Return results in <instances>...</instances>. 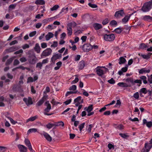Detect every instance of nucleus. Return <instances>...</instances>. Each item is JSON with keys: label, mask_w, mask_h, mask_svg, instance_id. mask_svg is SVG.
Wrapping results in <instances>:
<instances>
[{"label": "nucleus", "mask_w": 152, "mask_h": 152, "mask_svg": "<svg viewBox=\"0 0 152 152\" xmlns=\"http://www.w3.org/2000/svg\"><path fill=\"white\" fill-rule=\"evenodd\" d=\"M82 50L85 52H88L92 49V45L90 44L87 43L84 44L83 46H80Z\"/></svg>", "instance_id": "nucleus-5"}, {"label": "nucleus", "mask_w": 152, "mask_h": 152, "mask_svg": "<svg viewBox=\"0 0 152 152\" xmlns=\"http://www.w3.org/2000/svg\"><path fill=\"white\" fill-rule=\"evenodd\" d=\"M52 50L50 48H47L44 50L41 54V57L42 58L46 57L50 55L52 52Z\"/></svg>", "instance_id": "nucleus-4"}, {"label": "nucleus", "mask_w": 152, "mask_h": 152, "mask_svg": "<svg viewBox=\"0 0 152 152\" xmlns=\"http://www.w3.org/2000/svg\"><path fill=\"white\" fill-rule=\"evenodd\" d=\"M142 83V81L140 80H136L134 81L133 85H134L135 83H138L139 84V85H137V86H140V85Z\"/></svg>", "instance_id": "nucleus-40"}, {"label": "nucleus", "mask_w": 152, "mask_h": 152, "mask_svg": "<svg viewBox=\"0 0 152 152\" xmlns=\"http://www.w3.org/2000/svg\"><path fill=\"white\" fill-rule=\"evenodd\" d=\"M96 73L99 76H102L108 71V69L105 66H98L96 68Z\"/></svg>", "instance_id": "nucleus-2"}, {"label": "nucleus", "mask_w": 152, "mask_h": 152, "mask_svg": "<svg viewBox=\"0 0 152 152\" xmlns=\"http://www.w3.org/2000/svg\"><path fill=\"white\" fill-rule=\"evenodd\" d=\"M16 6L15 4H12L10 5L9 7V11L11 9H14L15 8Z\"/></svg>", "instance_id": "nucleus-46"}, {"label": "nucleus", "mask_w": 152, "mask_h": 152, "mask_svg": "<svg viewBox=\"0 0 152 152\" xmlns=\"http://www.w3.org/2000/svg\"><path fill=\"white\" fill-rule=\"evenodd\" d=\"M67 26L71 28H72V27L74 28L76 26L77 24L75 22H73L68 23Z\"/></svg>", "instance_id": "nucleus-33"}, {"label": "nucleus", "mask_w": 152, "mask_h": 152, "mask_svg": "<svg viewBox=\"0 0 152 152\" xmlns=\"http://www.w3.org/2000/svg\"><path fill=\"white\" fill-rule=\"evenodd\" d=\"M93 26L96 30H99L102 28L101 24L98 23H94L93 25Z\"/></svg>", "instance_id": "nucleus-19"}, {"label": "nucleus", "mask_w": 152, "mask_h": 152, "mask_svg": "<svg viewBox=\"0 0 152 152\" xmlns=\"http://www.w3.org/2000/svg\"><path fill=\"white\" fill-rule=\"evenodd\" d=\"M20 60L22 63L24 62H26V61H27V59H26V58L25 57H23L21 58L20 59Z\"/></svg>", "instance_id": "nucleus-52"}, {"label": "nucleus", "mask_w": 152, "mask_h": 152, "mask_svg": "<svg viewBox=\"0 0 152 152\" xmlns=\"http://www.w3.org/2000/svg\"><path fill=\"white\" fill-rule=\"evenodd\" d=\"M123 30V29L121 28H116L115 30V32L118 34L120 33L121 31Z\"/></svg>", "instance_id": "nucleus-37"}, {"label": "nucleus", "mask_w": 152, "mask_h": 152, "mask_svg": "<svg viewBox=\"0 0 152 152\" xmlns=\"http://www.w3.org/2000/svg\"><path fill=\"white\" fill-rule=\"evenodd\" d=\"M15 58L14 57L11 58L9 59H8L6 63V65L7 66L10 64L12 62L14 59Z\"/></svg>", "instance_id": "nucleus-34"}, {"label": "nucleus", "mask_w": 152, "mask_h": 152, "mask_svg": "<svg viewBox=\"0 0 152 152\" xmlns=\"http://www.w3.org/2000/svg\"><path fill=\"white\" fill-rule=\"evenodd\" d=\"M88 113L91 111L93 109V105L91 104L88 107H86L84 109Z\"/></svg>", "instance_id": "nucleus-30"}, {"label": "nucleus", "mask_w": 152, "mask_h": 152, "mask_svg": "<svg viewBox=\"0 0 152 152\" xmlns=\"http://www.w3.org/2000/svg\"><path fill=\"white\" fill-rule=\"evenodd\" d=\"M45 105L47 107L44 110L45 112H49L51 108V104H50L49 101H46L45 102Z\"/></svg>", "instance_id": "nucleus-11"}, {"label": "nucleus", "mask_w": 152, "mask_h": 152, "mask_svg": "<svg viewBox=\"0 0 152 152\" xmlns=\"http://www.w3.org/2000/svg\"><path fill=\"white\" fill-rule=\"evenodd\" d=\"M41 47L42 48H44L47 47V44L46 43L43 42L41 44Z\"/></svg>", "instance_id": "nucleus-59"}, {"label": "nucleus", "mask_w": 152, "mask_h": 152, "mask_svg": "<svg viewBox=\"0 0 152 152\" xmlns=\"http://www.w3.org/2000/svg\"><path fill=\"white\" fill-rule=\"evenodd\" d=\"M152 147V145H150L147 143H145V149L143 152H148Z\"/></svg>", "instance_id": "nucleus-16"}, {"label": "nucleus", "mask_w": 152, "mask_h": 152, "mask_svg": "<svg viewBox=\"0 0 152 152\" xmlns=\"http://www.w3.org/2000/svg\"><path fill=\"white\" fill-rule=\"evenodd\" d=\"M140 96H141V93H143L144 94H146L147 92V91L145 88H142L140 91Z\"/></svg>", "instance_id": "nucleus-29"}, {"label": "nucleus", "mask_w": 152, "mask_h": 152, "mask_svg": "<svg viewBox=\"0 0 152 152\" xmlns=\"http://www.w3.org/2000/svg\"><path fill=\"white\" fill-rule=\"evenodd\" d=\"M88 4L89 7L92 8H96L97 7V5L95 4H92L90 3H89Z\"/></svg>", "instance_id": "nucleus-48"}, {"label": "nucleus", "mask_w": 152, "mask_h": 152, "mask_svg": "<svg viewBox=\"0 0 152 152\" xmlns=\"http://www.w3.org/2000/svg\"><path fill=\"white\" fill-rule=\"evenodd\" d=\"M44 102V100L41 99L36 104L38 106H40Z\"/></svg>", "instance_id": "nucleus-42"}, {"label": "nucleus", "mask_w": 152, "mask_h": 152, "mask_svg": "<svg viewBox=\"0 0 152 152\" xmlns=\"http://www.w3.org/2000/svg\"><path fill=\"white\" fill-rule=\"evenodd\" d=\"M119 135L124 138H126L129 137V136L125 134L120 133Z\"/></svg>", "instance_id": "nucleus-44"}, {"label": "nucleus", "mask_w": 152, "mask_h": 152, "mask_svg": "<svg viewBox=\"0 0 152 152\" xmlns=\"http://www.w3.org/2000/svg\"><path fill=\"white\" fill-rule=\"evenodd\" d=\"M27 54L28 55V60L29 64L31 65L34 64L38 61V59L33 50H31L28 51Z\"/></svg>", "instance_id": "nucleus-1"}, {"label": "nucleus", "mask_w": 152, "mask_h": 152, "mask_svg": "<svg viewBox=\"0 0 152 152\" xmlns=\"http://www.w3.org/2000/svg\"><path fill=\"white\" fill-rule=\"evenodd\" d=\"M25 145L28 147V149H31L32 146L30 140L27 139H25L24 140Z\"/></svg>", "instance_id": "nucleus-15"}, {"label": "nucleus", "mask_w": 152, "mask_h": 152, "mask_svg": "<svg viewBox=\"0 0 152 152\" xmlns=\"http://www.w3.org/2000/svg\"><path fill=\"white\" fill-rule=\"evenodd\" d=\"M151 54L152 53H149L147 55H141V56H142L144 59H147L150 58Z\"/></svg>", "instance_id": "nucleus-32"}, {"label": "nucleus", "mask_w": 152, "mask_h": 152, "mask_svg": "<svg viewBox=\"0 0 152 152\" xmlns=\"http://www.w3.org/2000/svg\"><path fill=\"white\" fill-rule=\"evenodd\" d=\"M59 6L58 5H54L53 7L51 8L50 10L52 11L58 9L59 7Z\"/></svg>", "instance_id": "nucleus-50"}, {"label": "nucleus", "mask_w": 152, "mask_h": 152, "mask_svg": "<svg viewBox=\"0 0 152 152\" xmlns=\"http://www.w3.org/2000/svg\"><path fill=\"white\" fill-rule=\"evenodd\" d=\"M140 78V79L143 81V82L144 84H146L147 83L146 77L144 76H142Z\"/></svg>", "instance_id": "nucleus-36"}, {"label": "nucleus", "mask_w": 152, "mask_h": 152, "mask_svg": "<svg viewBox=\"0 0 152 152\" xmlns=\"http://www.w3.org/2000/svg\"><path fill=\"white\" fill-rule=\"evenodd\" d=\"M18 147L20 152H26L27 148L24 145L19 144Z\"/></svg>", "instance_id": "nucleus-12"}, {"label": "nucleus", "mask_w": 152, "mask_h": 152, "mask_svg": "<svg viewBox=\"0 0 152 152\" xmlns=\"http://www.w3.org/2000/svg\"><path fill=\"white\" fill-rule=\"evenodd\" d=\"M23 100L28 106L33 104L32 99L31 97H28V98H24Z\"/></svg>", "instance_id": "nucleus-8"}, {"label": "nucleus", "mask_w": 152, "mask_h": 152, "mask_svg": "<svg viewBox=\"0 0 152 152\" xmlns=\"http://www.w3.org/2000/svg\"><path fill=\"white\" fill-rule=\"evenodd\" d=\"M128 68L127 67H125L122 68L121 70L118 71V74L120 75H123V72H126Z\"/></svg>", "instance_id": "nucleus-20"}, {"label": "nucleus", "mask_w": 152, "mask_h": 152, "mask_svg": "<svg viewBox=\"0 0 152 152\" xmlns=\"http://www.w3.org/2000/svg\"><path fill=\"white\" fill-rule=\"evenodd\" d=\"M64 125V124L62 121L59 122L55 124V126H63Z\"/></svg>", "instance_id": "nucleus-41"}, {"label": "nucleus", "mask_w": 152, "mask_h": 152, "mask_svg": "<svg viewBox=\"0 0 152 152\" xmlns=\"http://www.w3.org/2000/svg\"><path fill=\"white\" fill-rule=\"evenodd\" d=\"M104 38L105 40L110 42L114 40L115 37L114 34H113L108 35L105 34L104 36Z\"/></svg>", "instance_id": "nucleus-6"}, {"label": "nucleus", "mask_w": 152, "mask_h": 152, "mask_svg": "<svg viewBox=\"0 0 152 152\" xmlns=\"http://www.w3.org/2000/svg\"><path fill=\"white\" fill-rule=\"evenodd\" d=\"M12 90L13 92H22L23 91L21 86L19 85L15 84L12 86Z\"/></svg>", "instance_id": "nucleus-7"}, {"label": "nucleus", "mask_w": 152, "mask_h": 152, "mask_svg": "<svg viewBox=\"0 0 152 152\" xmlns=\"http://www.w3.org/2000/svg\"><path fill=\"white\" fill-rule=\"evenodd\" d=\"M35 3L37 5H43L45 4V2L44 0H37Z\"/></svg>", "instance_id": "nucleus-21"}, {"label": "nucleus", "mask_w": 152, "mask_h": 152, "mask_svg": "<svg viewBox=\"0 0 152 152\" xmlns=\"http://www.w3.org/2000/svg\"><path fill=\"white\" fill-rule=\"evenodd\" d=\"M110 24L112 26L116 25H117V23L115 20H113L110 22Z\"/></svg>", "instance_id": "nucleus-62"}, {"label": "nucleus", "mask_w": 152, "mask_h": 152, "mask_svg": "<svg viewBox=\"0 0 152 152\" xmlns=\"http://www.w3.org/2000/svg\"><path fill=\"white\" fill-rule=\"evenodd\" d=\"M115 127L118 129H124V127L121 124L116 126Z\"/></svg>", "instance_id": "nucleus-54"}, {"label": "nucleus", "mask_w": 152, "mask_h": 152, "mask_svg": "<svg viewBox=\"0 0 152 152\" xmlns=\"http://www.w3.org/2000/svg\"><path fill=\"white\" fill-rule=\"evenodd\" d=\"M108 83L111 84H114L115 83V81L113 78H111L110 80L107 81Z\"/></svg>", "instance_id": "nucleus-55"}, {"label": "nucleus", "mask_w": 152, "mask_h": 152, "mask_svg": "<svg viewBox=\"0 0 152 152\" xmlns=\"http://www.w3.org/2000/svg\"><path fill=\"white\" fill-rule=\"evenodd\" d=\"M18 49L16 46H15L11 47L9 49H7V50L8 52H11L16 50Z\"/></svg>", "instance_id": "nucleus-26"}, {"label": "nucleus", "mask_w": 152, "mask_h": 152, "mask_svg": "<svg viewBox=\"0 0 152 152\" xmlns=\"http://www.w3.org/2000/svg\"><path fill=\"white\" fill-rule=\"evenodd\" d=\"M133 97L136 99H138L139 97V95L138 92H136L133 95Z\"/></svg>", "instance_id": "nucleus-51"}, {"label": "nucleus", "mask_w": 152, "mask_h": 152, "mask_svg": "<svg viewBox=\"0 0 152 152\" xmlns=\"http://www.w3.org/2000/svg\"><path fill=\"white\" fill-rule=\"evenodd\" d=\"M76 93V92L72 91H67L66 94L65 96L66 97L70 94H71L74 93Z\"/></svg>", "instance_id": "nucleus-56"}, {"label": "nucleus", "mask_w": 152, "mask_h": 152, "mask_svg": "<svg viewBox=\"0 0 152 152\" xmlns=\"http://www.w3.org/2000/svg\"><path fill=\"white\" fill-rule=\"evenodd\" d=\"M36 34V31H34L31 32L29 34V36L30 37H31L35 35Z\"/></svg>", "instance_id": "nucleus-63"}, {"label": "nucleus", "mask_w": 152, "mask_h": 152, "mask_svg": "<svg viewBox=\"0 0 152 152\" xmlns=\"http://www.w3.org/2000/svg\"><path fill=\"white\" fill-rule=\"evenodd\" d=\"M130 18V16L126 15L122 19V22L124 23H126L129 20Z\"/></svg>", "instance_id": "nucleus-31"}, {"label": "nucleus", "mask_w": 152, "mask_h": 152, "mask_svg": "<svg viewBox=\"0 0 152 152\" xmlns=\"http://www.w3.org/2000/svg\"><path fill=\"white\" fill-rule=\"evenodd\" d=\"M67 34L69 36H71L72 33V28L67 26Z\"/></svg>", "instance_id": "nucleus-27"}, {"label": "nucleus", "mask_w": 152, "mask_h": 152, "mask_svg": "<svg viewBox=\"0 0 152 152\" xmlns=\"http://www.w3.org/2000/svg\"><path fill=\"white\" fill-rule=\"evenodd\" d=\"M124 15V13L123 10H120L116 11L115 14V16L117 18H119L121 17H123Z\"/></svg>", "instance_id": "nucleus-10"}, {"label": "nucleus", "mask_w": 152, "mask_h": 152, "mask_svg": "<svg viewBox=\"0 0 152 152\" xmlns=\"http://www.w3.org/2000/svg\"><path fill=\"white\" fill-rule=\"evenodd\" d=\"M61 54H57L53 55L52 57L51 58V61L54 64L55 61L57 59L60 58L61 57Z\"/></svg>", "instance_id": "nucleus-9"}, {"label": "nucleus", "mask_w": 152, "mask_h": 152, "mask_svg": "<svg viewBox=\"0 0 152 152\" xmlns=\"http://www.w3.org/2000/svg\"><path fill=\"white\" fill-rule=\"evenodd\" d=\"M108 22V19L107 18H106L103 21L102 23V24L104 25L107 24Z\"/></svg>", "instance_id": "nucleus-58"}, {"label": "nucleus", "mask_w": 152, "mask_h": 152, "mask_svg": "<svg viewBox=\"0 0 152 152\" xmlns=\"http://www.w3.org/2000/svg\"><path fill=\"white\" fill-rule=\"evenodd\" d=\"M152 7V0L145 3L142 7V10L144 12L148 11Z\"/></svg>", "instance_id": "nucleus-3"}, {"label": "nucleus", "mask_w": 152, "mask_h": 152, "mask_svg": "<svg viewBox=\"0 0 152 152\" xmlns=\"http://www.w3.org/2000/svg\"><path fill=\"white\" fill-rule=\"evenodd\" d=\"M77 88L76 86L75 85H73L71 86L69 88V90H73L74 91Z\"/></svg>", "instance_id": "nucleus-53"}, {"label": "nucleus", "mask_w": 152, "mask_h": 152, "mask_svg": "<svg viewBox=\"0 0 152 152\" xmlns=\"http://www.w3.org/2000/svg\"><path fill=\"white\" fill-rule=\"evenodd\" d=\"M147 46L144 43H142L140 44V48L141 49H143L145 48H147Z\"/></svg>", "instance_id": "nucleus-45"}, {"label": "nucleus", "mask_w": 152, "mask_h": 152, "mask_svg": "<svg viewBox=\"0 0 152 152\" xmlns=\"http://www.w3.org/2000/svg\"><path fill=\"white\" fill-rule=\"evenodd\" d=\"M6 117L10 120L11 123L13 124H15L16 123H17V122L15 121L12 118L9 117L7 116Z\"/></svg>", "instance_id": "nucleus-43"}, {"label": "nucleus", "mask_w": 152, "mask_h": 152, "mask_svg": "<svg viewBox=\"0 0 152 152\" xmlns=\"http://www.w3.org/2000/svg\"><path fill=\"white\" fill-rule=\"evenodd\" d=\"M53 34L51 32H49L45 36L46 40H49L51 38L53 37Z\"/></svg>", "instance_id": "nucleus-17"}, {"label": "nucleus", "mask_w": 152, "mask_h": 152, "mask_svg": "<svg viewBox=\"0 0 152 152\" xmlns=\"http://www.w3.org/2000/svg\"><path fill=\"white\" fill-rule=\"evenodd\" d=\"M150 72V69L146 70L145 68H143L139 71V73L140 74H143L144 73H148Z\"/></svg>", "instance_id": "nucleus-25"}, {"label": "nucleus", "mask_w": 152, "mask_h": 152, "mask_svg": "<svg viewBox=\"0 0 152 152\" xmlns=\"http://www.w3.org/2000/svg\"><path fill=\"white\" fill-rule=\"evenodd\" d=\"M37 129L36 128H31L29 129L27 132V133L29 134L32 132H37Z\"/></svg>", "instance_id": "nucleus-35"}, {"label": "nucleus", "mask_w": 152, "mask_h": 152, "mask_svg": "<svg viewBox=\"0 0 152 152\" xmlns=\"http://www.w3.org/2000/svg\"><path fill=\"white\" fill-rule=\"evenodd\" d=\"M118 63L120 64H124L126 61V59L123 57H120L118 59Z\"/></svg>", "instance_id": "nucleus-23"}, {"label": "nucleus", "mask_w": 152, "mask_h": 152, "mask_svg": "<svg viewBox=\"0 0 152 152\" xmlns=\"http://www.w3.org/2000/svg\"><path fill=\"white\" fill-rule=\"evenodd\" d=\"M74 102L75 103L79 102L82 103L83 102V100L82 99V97L81 96H79L74 99Z\"/></svg>", "instance_id": "nucleus-22"}, {"label": "nucleus", "mask_w": 152, "mask_h": 152, "mask_svg": "<svg viewBox=\"0 0 152 152\" xmlns=\"http://www.w3.org/2000/svg\"><path fill=\"white\" fill-rule=\"evenodd\" d=\"M5 150V147L3 146H0V152H4Z\"/></svg>", "instance_id": "nucleus-64"}, {"label": "nucleus", "mask_w": 152, "mask_h": 152, "mask_svg": "<svg viewBox=\"0 0 152 152\" xmlns=\"http://www.w3.org/2000/svg\"><path fill=\"white\" fill-rule=\"evenodd\" d=\"M143 19L145 20H152V17L149 15H145L143 17Z\"/></svg>", "instance_id": "nucleus-38"}, {"label": "nucleus", "mask_w": 152, "mask_h": 152, "mask_svg": "<svg viewBox=\"0 0 152 152\" xmlns=\"http://www.w3.org/2000/svg\"><path fill=\"white\" fill-rule=\"evenodd\" d=\"M38 116L37 115H36L34 116L31 117L27 120L26 122L28 123L29 121H32L35 120L36 119H37L38 118Z\"/></svg>", "instance_id": "nucleus-28"}, {"label": "nucleus", "mask_w": 152, "mask_h": 152, "mask_svg": "<svg viewBox=\"0 0 152 152\" xmlns=\"http://www.w3.org/2000/svg\"><path fill=\"white\" fill-rule=\"evenodd\" d=\"M34 81L33 78L31 77H29L28 78L27 83L32 82Z\"/></svg>", "instance_id": "nucleus-60"}, {"label": "nucleus", "mask_w": 152, "mask_h": 152, "mask_svg": "<svg viewBox=\"0 0 152 152\" xmlns=\"http://www.w3.org/2000/svg\"><path fill=\"white\" fill-rule=\"evenodd\" d=\"M35 51L38 53H40L41 48L38 43H36L34 47Z\"/></svg>", "instance_id": "nucleus-14"}, {"label": "nucleus", "mask_w": 152, "mask_h": 152, "mask_svg": "<svg viewBox=\"0 0 152 152\" xmlns=\"http://www.w3.org/2000/svg\"><path fill=\"white\" fill-rule=\"evenodd\" d=\"M58 45V43L57 42H54L53 44L51 45V47L55 48L57 47Z\"/></svg>", "instance_id": "nucleus-61"}, {"label": "nucleus", "mask_w": 152, "mask_h": 152, "mask_svg": "<svg viewBox=\"0 0 152 152\" xmlns=\"http://www.w3.org/2000/svg\"><path fill=\"white\" fill-rule=\"evenodd\" d=\"M42 64L41 62H39L37 64L36 66V68H39L40 69H42Z\"/></svg>", "instance_id": "nucleus-49"}, {"label": "nucleus", "mask_w": 152, "mask_h": 152, "mask_svg": "<svg viewBox=\"0 0 152 152\" xmlns=\"http://www.w3.org/2000/svg\"><path fill=\"white\" fill-rule=\"evenodd\" d=\"M118 85L119 86L122 87H126L131 86V85H129L126 83L123 82L118 83Z\"/></svg>", "instance_id": "nucleus-24"}, {"label": "nucleus", "mask_w": 152, "mask_h": 152, "mask_svg": "<svg viewBox=\"0 0 152 152\" xmlns=\"http://www.w3.org/2000/svg\"><path fill=\"white\" fill-rule=\"evenodd\" d=\"M43 135L45 137L46 139L48 141L51 142L52 140V137L50 136V135L48 134L47 133L43 132Z\"/></svg>", "instance_id": "nucleus-13"}, {"label": "nucleus", "mask_w": 152, "mask_h": 152, "mask_svg": "<svg viewBox=\"0 0 152 152\" xmlns=\"http://www.w3.org/2000/svg\"><path fill=\"white\" fill-rule=\"evenodd\" d=\"M20 63V62L17 59H15L13 62V65L15 66L17 65Z\"/></svg>", "instance_id": "nucleus-57"}, {"label": "nucleus", "mask_w": 152, "mask_h": 152, "mask_svg": "<svg viewBox=\"0 0 152 152\" xmlns=\"http://www.w3.org/2000/svg\"><path fill=\"white\" fill-rule=\"evenodd\" d=\"M85 125V123H83L82 124H81L80 125H79L78 127L80 132L81 131L82 129L84 127Z\"/></svg>", "instance_id": "nucleus-47"}, {"label": "nucleus", "mask_w": 152, "mask_h": 152, "mask_svg": "<svg viewBox=\"0 0 152 152\" xmlns=\"http://www.w3.org/2000/svg\"><path fill=\"white\" fill-rule=\"evenodd\" d=\"M85 66V63L84 61H82L79 62L78 64L79 69H83Z\"/></svg>", "instance_id": "nucleus-18"}, {"label": "nucleus", "mask_w": 152, "mask_h": 152, "mask_svg": "<svg viewBox=\"0 0 152 152\" xmlns=\"http://www.w3.org/2000/svg\"><path fill=\"white\" fill-rule=\"evenodd\" d=\"M46 127L48 129H50L53 126H55V124L49 123L46 125Z\"/></svg>", "instance_id": "nucleus-39"}]
</instances>
